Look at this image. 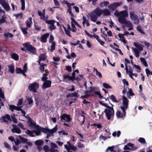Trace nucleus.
<instances>
[{
  "mask_svg": "<svg viewBox=\"0 0 152 152\" xmlns=\"http://www.w3.org/2000/svg\"><path fill=\"white\" fill-rule=\"evenodd\" d=\"M102 10L99 7L92 11L87 15L86 16L90 18L91 21L96 22L98 17H99L102 14Z\"/></svg>",
  "mask_w": 152,
  "mask_h": 152,
  "instance_id": "nucleus-1",
  "label": "nucleus"
},
{
  "mask_svg": "<svg viewBox=\"0 0 152 152\" xmlns=\"http://www.w3.org/2000/svg\"><path fill=\"white\" fill-rule=\"evenodd\" d=\"M108 109H106L104 111L108 120H110L114 115V112L113 108L107 107Z\"/></svg>",
  "mask_w": 152,
  "mask_h": 152,
  "instance_id": "nucleus-2",
  "label": "nucleus"
},
{
  "mask_svg": "<svg viewBox=\"0 0 152 152\" xmlns=\"http://www.w3.org/2000/svg\"><path fill=\"white\" fill-rule=\"evenodd\" d=\"M123 99V106L120 107L121 108L124 114H125L126 113L125 110L128 108V105L129 100L127 99L125 96H123L122 97Z\"/></svg>",
  "mask_w": 152,
  "mask_h": 152,
  "instance_id": "nucleus-3",
  "label": "nucleus"
},
{
  "mask_svg": "<svg viewBox=\"0 0 152 152\" xmlns=\"http://www.w3.org/2000/svg\"><path fill=\"white\" fill-rule=\"evenodd\" d=\"M28 120L27 121L28 125L34 128L37 130H41L42 128L38 125H36L34 122L31 119L30 117H28Z\"/></svg>",
  "mask_w": 152,
  "mask_h": 152,
  "instance_id": "nucleus-4",
  "label": "nucleus"
},
{
  "mask_svg": "<svg viewBox=\"0 0 152 152\" xmlns=\"http://www.w3.org/2000/svg\"><path fill=\"white\" fill-rule=\"evenodd\" d=\"M130 17L131 20H134V23L137 25L139 22V20L137 16L135 13L134 11H131L129 12Z\"/></svg>",
  "mask_w": 152,
  "mask_h": 152,
  "instance_id": "nucleus-5",
  "label": "nucleus"
},
{
  "mask_svg": "<svg viewBox=\"0 0 152 152\" xmlns=\"http://www.w3.org/2000/svg\"><path fill=\"white\" fill-rule=\"evenodd\" d=\"M39 86V84L38 83L35 82L30 84L28 86V88L33 92H36Z\"/></svg>",
  "mask_w": 152,
  "mask_h": 152,
  "instance_id": "nucleus-6",
  "label": "nucleus"
},
{
  "mask_svg": "<svg viewBox=\"0 0 152 152\" xmlns=\"http://www.w3.org/2000/svg\"><path fill=\"white\" fill-rule=\"evenodd\" d=\"M23 45L26 47L28 50L32 54H34L36 52V49L30 44L29 42H27L23 44Z\"/></svg>",
  "mask_w": 152,
  "mask_h": 152,
  "instance_id": "nucleus-7",
  "label": "nucleus"
},
{
  "mask_svg": "<svg viewBox=\"0 0 152 152\" xmlns=\"http://www.w3.org/2000/svg\"><path fill=\"white\" fill-rule=\"evenodd\" d=\"M115 14L117 17H118V21L120 18H125L126 17H128V13L126 10L121 11L119 12L115 13Z\"/></svg>",
  "mask_w": 152,
  "mask_h": 152,
  "instance_id": "nucleus-8",
  "label": "nucleus"
},
{
  "mask_svg": "<svg viewBox=\"0 0 152 152\" xmlns=\"http://www.w3.org/2000/svg\"><path fill=\"white\" fill-rule=\"evenodd\" d=\"M119 22L121 24H124L127 27H131L132 26V23L129 20H127L124 18H120L119 20Z\"/></svg>",
  "mask_w": 152,
  "mask_h": 152,
  "instance_id": "nucleus-9",
  "label": "nucleus"
},
{
  "mask_svg": "<svg viewBox=\"0 0 152 152\" xmlns=\"http://www.w3.org/2000/svg\"><path fill=\"white\" fill-rule=\"evenodd\" d=\"M41 130H38L37 131L35 130H33L31 131L27 130L26 131V133L27 134L29 135L31 137H35V136L33 134L34 133H35L36 135L38 136L41 135Z\"/></svg>",
  "mask_w": 152,
  "mask_h": 152,
  "instance_id": "nucleus-10",
  "label": "nucleus"
},
{
  "mask_svg": "<svg viewBox=\"0 0 152 152\" xmlns=\"http://www.w3.org/2000/svg\"><path fill=\"white\" fill-rule=\"evenodd\" d=\"M57 125H56L53 129H47L46 130V132L48 133L46 137V138H48L50 136H53V133L56 132L57 130Z\"/></svg>",
  "mask_w": 152,
  "mask_h": 152,
  "instance_id": "nucleus-11",
  "label": "nucleus"
},
{
  "mask_svg": "<svg viewBox=\"0 0 152 152\" xmlns=\"http://www.w3.org/2000/svg\"><path fill=\"white\" fill-rule=\"evenodd\" d=\"M56 22V21L54 20H48L46 21V22L48 24H50L49 28L50 31L56 28V27L54 25V23Z\"/></svg>",
  "mask_w": 152,
  "mask_h": 152,
  "instance_id": "nucleus-12",
  "label": "nucleus"
},
{
  "mask_svg": "<svg viewBox=\"0 0 152 152\" xmlns=\"http://www.w3.org/2000/svg\"><path fill=\"white\" fill-rule=\"evenodd\" d=\"M27 64L26 63L24 64L23 70L20 68H17L15 70L16 73L18 74H22L23 72H27Z\"/></svg>",
  "mask_w": 152,
  "mask_h": 152,
  "instance_id": "nucleus-13",
  "label": "nucleus"
},
{
  "mask_svg": "<svg viewBox=\"0 0 152 152\" xmlns=\"http://www.w3.org/2000/svg\"><path fill=\"white\" fill-rule=\"evenodd\" d=\"M61 120H65L67 122H69L70 120V117L69 115L66 114H63L60 116Z\"/></svg>",
  "mask_w": 152,
  "mask_h": 152,
  "instance_id": "nucleus-14",
  "label": "nucleus"
},
{
  "mask_svg": "<svg viewBox=\"0 0 152 152\" xmlns=\"http://www.w3.org/2000/svg\"><path fill=\"white\" fill-rule=\"evenodd\" d=\"M11 121L10 116L8 114H6L5 116H3L1 119V121L2 122L8 123V121Z\"/></svg>",
  "mask_w": 152,
  "mask_h": 152,
  "instance_id": "nucleus-15",
  "label": "nucleus"
},
{
  "mask_svg": "<svg viewBox=\"0 0 152 152\" xmlns=\"http://www.w3.org/2000/svg\"><path fill=\"white\" fill-rule=\"evenodd\" d=\"M0 3L1 4L2 6L6 10L9 11L10 10V7L9 4L5 2V0L1 1Z\"/></svg>",
  "mask_w": 152,
  "mask_h": 152,
  "instance_id": "nucleus-16",
  "label": "nucleus"
},
{
  "mask_svg": "<svg viewBox=\"0 0 152 152\" xmlns=\"http://www.w3.org/2000/svg\"><path fill=\"white\" fill-rule=\"evenodd\" d=\"M49 34L47 33L42 35L41 37V41L43 43H45L47 40V38L49 37Z\"/></svg>",
  "mask_w": 152,
  "mask_h": 152,
  "instance_id": "nucleus-17",
  "label": "nucleus"
},
{
  "mask_svg": "<svg viewBox=\"0 0 152 152\" xmlns=\"http://www.w3.org/2000/svg\"><path fill=\"white\" fill-rule=\"evenodd\" d=\"M134 45L138 50L140 51H142L143 50L144 46L138 42H134Z\"/></svg>",
  "mask_w": 152,
  "mask_h": 152,
  "instance_id": "nucleus-18",
  "label": "nucleus"
},
{
  "mask_svg": "<svg viewBox=\"0 0 152 152\" xmlns=\"http://www.w3.org/2000/svg\"><path fill=\"white\" fill-rule=\"evenodd\" d=\"M82 19L83 21L82 23L84 27H85V24H86L87 27L89 26V20H88L84 16H83Z\"/></svg>",
  "mask_w": 152,
  "mask_h": 152,
  "instance_id": "nucleus-19",
  "label": "nucleus"
},
{
  "mask_svg": "<svg viewBox=\"0 0 152 152\" xmlns=\"http://www.w3.org/2000/svg\"><path fill=\"white\" fill-rule=\"evenodd\" d=\"M51 81L50 80H47L42 85V88H46L50 87L51 86Z\"/></svg>",
  "mask_w": 152,
  "mask_h": 152,
  "instance_id": "nucleus-20",
  "label": "nucleus"
},
{
  "mask_svg": "<svg viewBox=\"0 0 152 152\" xmlns=\"http://www.w3.org/2000/svg\"><path fill=\"white\" fill-rule=\"evenodd\" d=\"M64 146L68 152H72L70 151V149L74 151L76 149V148L72 144L70 145L69 147L66 145H65Z\"/></svg>",
  "mask_w": 152,
  "mask_h": 152,
  "instance_id": "nucleus-21",
  "label": "nucleus"
},
{
  "mask_svg": "<svg viewBox=\"0 0 152 152\" xmlns=\"http://www.w3.org/2000/svg\"><path fill=\"white\" fill-rule=\"evenodd\" d=\"M19 137L20 141L23 143H26L28 145L31 146L32 145V144L31 142H28V140L25 139L20 136H19Z\"/></svg>",
  "mask_w": 152,
  "mask_h": 152,
  "instance_id": "nucleus-22",
  "label": "nucleus"
},
{
  "mask_svg": "<svg viewBox=\"0 0 152 152\" xmlns=\"http://www.w3.org/2000/svg\"><path fill=\"white\" fill-rule=\"evenodd\" d=\"M132 51L134 53L135 57L138 58L140 56V51L138 50L137 48H132Z\"/></svg>",
  "mask_w": 152,
  "mask_h": 152,
  "instance_id": "nucleus-23",
  "label": "nucleus"
},
{
  "mask_svg": "<svg viewBox=\"0 0 152 152\" xmlns=\"http://www.w3.org/2000/svg\"><path fill=\"white\" fill-rule=\"evenodd\" d=\"M124 112H122V113L121 114L120 112L118 110L116 112V116L118 118H122L123 119H124L125 117L126 113L124 115Z\"/></svg>",
  "mask_w": 152,
  "mask_h": 152,
  "instance_id": "nucleus-24",
  "label": "nucleus"
},
{
  "mask_svg": "<svg viewBox=\"0 0 152 152\" xmlns=\"http://www.w3.org/2000/svg\"><path fill=\"white\" fill-rule=\"evenodd\" d=\"M66 4L68 7L67 10L69 13L70 14L71 16L73 17L74 15L71 11L72 7L71 6L70 3H68L67 1H66Z\"/></svg>",
  "mask_w": 152,
  "mask_h": 152,
  "instance_id": "nucleus-25",
  "label": "nucleus"
},
{
  "mask_svg": "<svg viewBox=\"0 0 152 152\" xmlns=\"http://www.w3.org/2000/svg\"><path fill=\"white\" fill-rule=\"evenodd\" d=\"M102 14L103 13L104 16H109L111 14L110 10L107 9L104 10H102Z\"/></svg>",
  "mask_w": 152,
  "mask_h": 152,
  "instance_id": "nucleus-26",
  "label": "nucleus"
},
{
  "mask_svg": "<svg viewBox=\"0 0 152 152\" xmlns=\"http://www.w3.org/2000/svg\"><path fill=\"white\" fill-rule=\"evenodd\" d=\"M93 37L95 38L101 45H103L104 43V42L102 41L101 39L99 38V37L97 35L94 34L93 35Z\"/></svg>",
  "mask_w": 152,
  "mask_h": 152,
  "instance_id": "nucleus-27",
  "label": "nucleus"
},
{
  "mask_svg": "<svg viewBox=\"0 0 152 152\" xmlns=\"http://www.w3.org/2000/svg\"><path fill=\"white\" fill-rule=\"evenodd\" d=\"M21 107H18L15 106L14 105H9V108L11 111H13L14 110H16L18 111H19L20 108Z\"/></svg>",
  "mask_w": 152,
  "mask_h": 152,
  "instance_id": "nucleus-28",
  "label": "nucleus"
},
{
  "mask_svg": "<svg viewBox=\"0 0 152 152\" xmlns=\"http://www.w3.org/2000/svg\"><path fill=\"white\" fill-rule=\"evenodd\" d=\"M9 71L12 73H13L14 72L15 67L13 65L10 64L8 66Z\"/></svg>",
  "mask_w": 152,
  "mask_h": 152,
  "instance_id": "nucleus-29",
  "label": "nucleus"
},
{
  "mask_svg": "<svg viewBox=\"0 0 152 152\" xmlns=\"http://www.w3.org/2000/svg\"><path fill=\"white\" fill-rule=\"evenodd\" d=\"M11 131L13 133H16L18 134H20L21 132L20 129L17 127H14L12 129Z\"/></svg>",
  "mask_w": 152,
  "mask_h": 152,
  "instance_id": "nucleus-30",
  "label": "nucleus"
},
{
  "mask_svg": "<svg viewBox=\"0 0 152 152\" xmlns=\"http://www.w3.org/2000/svg\"><path fill=\"white\" fill-rule=\"evenodd\" d=\"M46 58V56L45 54H41L39 57V61L38 63L40 64L41 61L45 60Z\"/></svg>",
  "mask_w": 152,
  "mask_h": 152,
  "instance_id": "nucleus-31",
  "label": "nucleus"
},
{
  "mask_svg": "<svg viewBox=\"0 0 152 152\" xmlns=\"http://www.w3.org/2000/svg\"><path fill=\"white\" fill-rule=\"evenodd\" d=\"M44 143L43 141L41 140H36L35 142V144L37 145L40 146L42 145Z\"/></svg>",
  "mask_w": 152,
  "mask_h": 152,
  "instance_id": "nucleus-32",
  "label": "nucleus"
},
{
  "mask_svg": "<svg viewBox=\"0 0 152 152\" xmlns=\"http://www.w3.org/2000/svg\"><path fill=\"white\" fill-rule=\"evenodd\" d=\"M109 4V2L108 1H105L102 2L99 4V6L101 7L106 6Z\"/></svg>",
  "mask_w": 152,
  "mask_h": 152,
  "instance_id": "nucleus-33",
  "label": "nucleus"
},
{
  "mask_svg": "<svg viewBox=\"0 0 152 152\" xmlns=\"http://www.w3.org/2000/svg\"><path fill=\"white\" fill-rule=\"evenodd\" d=\"M38 14L40 17V18L42 20H45V14L42 13V12L39 11H38Z\"/></svg>",
  "mask_w": 152,
  "mask_h": 152,
  "instance_id": "nucleus-34",
  "label": "nucleus"
},
{
  "mask_svg": "<svg viewBox=\"0 0 152 152\" xmlns=\"http://www.w3.org/2000/svg\"><path fill=\"white\" fill-rule=\"evenodd\" d=\"M11 57L15 61L18 60L19 58L18 55L15 53H14L12 54Z\"/></svg>",
  "mask_w": 152,
  "mask_h": 152,
  "instance_id": "nucleus-35",
  "label": "nucleus"
},
{
  "mask_svg": "<svg viewBox=\"0 0 152 152\" xmlns=\"http://www.w3.org/2000/svg\"><path fill=\"white\" fill-rule=\"evenodd\" d=\"M140 59L141 62L145 67H147L148 66L147 63L144 58H141Z\"/></svg>",
  "mask_w": 152,
  "mask_h": 152,
  "instance_id": "nucleus-36",
  "label": "nucleus"
},
{
  "mask_svg": "<svg viewBox=\"0 0 152 152\" xmlns=\"http://www.w3.org/2000/svg\"><path fill=\"white\" fill-rule=\"evenodd\" d=\"M78 94L76 92L74 93H71L68 94L67 95V97H73V96H77Z\"/></svg>",
  "mask_w": 152,
  "mask_h": 152,
  "instance_id": "nucleus-37",
  "label": "nucleus"
},
{
  "mask_svg": "<svg viewBox=\"0 0 152 152\" xmlns=\"http://www.w3.org/2000/svg\"><path fill=\"white\" fill-rule=\"evenodd\" d=\"M94 71L95 72L96 75H98L99 77L100 78L102 77V75L101 73L100 72H98L96 69L94 68Z\"/></svg>",
  "mask_w": 152,
  "mask_h": 152,
  "instance_id": "nucleus-38",
  "label": "nucleus"
},
{
  "mask_svg": "<svg viewBox=\"0 0 152 152\" xmlns=\"http://www.w3.org/2000/svg\"><path fill=\"white\" fill-rule=\"evenodd\" d=\"M134 94L132 92V90L131 88L129 89V91L127 93V95L129 97V96H133Z\"/></svg>",
  "mask_w": 152,
  "mask_h": 152,
  "instance_id": "nucleus-39",
  "label": "nucleus"
},
{
  "mask_svg": "<svg viewBox=\"0 0 152 152\" xmlns=\"http://www.w3.org/2000/svg\"><path fill=\"white\" fill-rule=\"evenodd\" d=\"M121 134V132L120 131H118L117 132H113L112 134V135L113 137H115L116 135L117 137H119Z\"/></svg>",
  "mask_w": 152,
  "mask_h": 152,
  "instance_id": "nucleus-40",
  "label": "nucleus"
},
{
  "mask_svg": "<svg viewBox=\"0 0 152 152\" xmlns=\"http://www.w3.org/2000/svg\"><path fill=\"white\" fill-rule=\"evenodd\" d=\"M108 7L110 10L112 11H114L116 9L113 3L108 5Z\"/></svg>",
  "mask_w": 152,
  "mask_h": 152,
  "instance_id": "nucleus-41",
  "label": "nucleus"
},
{
  "mask_svg": "<svg viewBox=\"0 0 152 152\" xmlns=\"http://www.w3.org/2000/svg\"><path fill=\"white\" fill-rule=\"evenodd\" d=\"M0 97L3 99L4 100H5L4 95L1 88H0ZM0 101H1L0 99Z\"/></svg>",
  "mask_w": 152,
  "mask_h": 152,
  "instance_id": "nucleus-42",
  "label": "nucleus"
},
{
  "mask_svg": "<svg viewBox=\"0 0 152 152\" xmlns=\"http://www.w3.org/2000/svg\"><path fill=\"white\" fill-rule=\"evenodd\" d=\"M26 25L27 27L30 28L32 23V21H29L28 20H27L26 22Z\"/></svg>",
  "mask_w": 152,
  "mask_h": 152,
  "instance_id": "nucleus-43",
  "label": "nucleus"
},
{
  "mask_svg": "<svg viewBox=\"0 0 152 152\" xmlns=\"http://www.w3.org/2000/svg\"><path fill=\"white\" fill-rule=\"evenodd\" d=\"M20 28L24 34H27V30L28 29V28L27 27L25 28H23L20 27Z\"/></svg>",
  "mask_w": 152,
  "mask_h": 152,
  "instance_id": "nucleus-44",
  "label": "nucleus"
},
{
  "mask_svg": "<svg viewBox=\"0 0 152 152\" xmlns=\"http://www.w3.org/2000/svg\"><path fill=\"white\" fill-rule=\"evenodd\" d=\"M114 147V146L112 147H109L107 148L106 150V151H107L108 150H110L111 152H116V151L114 150L113 148Z\"/></svg>",
  "mask_w": 152,
  "mask_h": 152,
  "instance_id": "nucleus-45",
  "label": "nucleus"
},
{
  "mask_svg": "<svg viewBox=\"0 0 152 152\" xmlns=\"http://www.w3.org/2000/svg\"><path fill=\"white\" fill-rule=\"evenodd\" d=\"M138 141L144 144L146 142L145 140V139L143 138L140 137L139 138L138 140Z\"/></svg>",
  "mask_w": 152,
  "mask_h": 152,
  "instance_id": "nucleus-46",
  "label": "nucleus"
},
{
  "mask_svg": "<svg viewBox=\"0 0 152 152\" xmlns=\"http://www.w3.org/2000/svg\"><path fill=\"white\" fill-rule=\"evenodd\" d=\"M52 45H51L50 50L51 52H53V50L55 49L56 44L55 42H51Z\"/></svg>",
  "mask_w": 152,
  "mask_h": 152,
  "instance_id": "nucleus-47",
  "label": "nucleus"
},
{
  "mask_svg": "<svg viewBox=\"0 0 152 152\" xmlns=\"http://www.w3.org/2000/svg\"><path fill=\"white\" fill-rule=\"evenodd\" d=\"M145 72L148 77H149V75H152V72L150 71L148 68L146 69Z\"/></svg>",
  "mask_w": 152,
  "mask_h": 152,
  "instance_id": "nucleus-48",
  "label": "nucleus"
},
{
  "mask_svg": "<svg viewBox=\"0 0 152 152\" xmlns=\"http://www.w3.org/2000/svg\"><path fill=\"white\" fill-rule=\"evenodd\" d=\"M4 35L6 37H12L13 36V35L12 34L9 33L4 34Z\"/></svg>",
  "mask_w": 152,
  "mask_h": 152,
  "instance_id": "nucleus-49",
  "label": "nucleus"
},
{
  "mask_svg": "<svg viewBox=\"0 0 152 152\" xmlns=\"http://www.w3.org/2000/svg\"><path fill=\"white\" fill-rule=\"evenodd\" d=\"M122 2L121 1V2H115V3H113V4L114 5L115 7V8H116L117 7L120 6L122 4Z\"/></svg>",
  "mask_w": 152,
  "mask_h": 152,
  "instance_id": "nucleus-50",
  "label": "nucleus"
},
{
  "mask_svg": "<svg viewBox=\"0 0 152 152\" xmlns=\"http://www.w3.org/2000/svg\"><path fill=\"white\" fill-rule=\"evenodd\" d=\"M21 2V10H24L25 9V0H20Z\"/></svg>",
  "mask_w": 152,
  "mask_h": 152,
  "instance_id": "nucleus-51",
  "label": "nucleus"
},
{
  "mask_svg": "<svg viewBox=\"0 0 152 152\" xmlns=\"http://www.w3.org/2000/svg\"><path fill=\"white\" fill-rule=\"evenodd\" d=\"M48 72H46L45 74H43V76L42 77V79L43 81H45L47 79V78L46 77V76L48 74Z\"/></svg>",
  "mask_w": 152,
  "mask_h": 152,
  "instance_id": "nucleus-52",
  "label": "nucleus"
},
{
  "mask_svg": "<svg viewBox=\"0 0 152 152\" xmlns=\"http://www.w3.org/2000/svg\"><path fill=\"white\" fill-rule=\"evenodd\" d=\"M103 86L105 88H111V87L108 84L106 83H104L103 84Z\"/></svg>",
  "mask_w": 152,
  "mask_h": 152,
  "instance_id": "nucleus-53",
  "label": "nucleus"
},
{
  "mask_svg": "<svg viewBox=\"0 0 152 152\" xmlns=\"http://www.w3.org/2000/svg\"><path fill=\"white\" fill-rule=\"evenodd\" d=\"M110 98L113 102L116 103L118 102V101L116 99L115 96L113 95H111Z\"/></svg>",
  "mask_w": 152,
  "mask_h": 152,
  "instance_id": "nucleus-54",
  "label": "nucleus"
},
{
  "mask_svg": "<svg viewBox=\"0 0 152 152\" xmlns=\"http://www.w3.org/2000/svg\"><path fill=\"white\" fill-rule=\"evenodd\" d=\"M5 17L4 16H2L1 18L0 19V24H1L5 22Z\"/></svg>",
  "mask_w": 152,
  "mask_h": 152,
  "instance_id": "nucleus-55",
  "label": "nucleus"
},
{
  "mask_svg": "<svg viewBox=\"0 0 152 152\" xmlns=\"http://www.w3.org/2000/svg\"><path fill=\"white\" fill-rule=\"evenodd\" d=\"M4 144L6 148L8 149V150H10L11 149V147L7 142H5L4 143Z\"/></svg>",
  "mask_w": 152,
  "mask_h": 152,
  "instance_id": "nucleus-56",
  "label": "nucleus"
},
{
  "mask_svg": "<svg viewBox=\"0 0 152 152\" xmlns=\"http://www.w3.org/2000/svg\"><path fill=\"white\" fill-rule=\"evenodd\" d=\"M14 142L15 145H18L20 143V140L17 138H16Z\"/></svg>",
  "mask_w": 152,
  "mask_h": 152,
  "instance_id": "nucleus-57",
  "label": "nucleus"
},
{
  "mask_svg": "<svg viewBox=\"0 0 152 152\" xmlns=\"http://www.w3.org/2000/svg\"><path fill=\"white\" fill-rule=\"evenodd\" d=\"M51 148H57L58 147L57 145H56L55 143L51 142L50 143Z\"/></svg>",
  "mask_w": 152,
  "mask_h": 152,
  "instance_id": "nucleus-58",
  "label": "nucleus"
},
{
  "mask_svg": "<svg viewBox=\"0 0 152 152\" xmlns=\"http://www.w3.org/2000/svg\"><path fill=\"white\" fill-rule=\"evenodd\" d=\"M43 150L45 152H48L49 151L48 146L47 145H45L43 147Z\"/></svg>",
  "mask_w": 152,
  "mask_h": 152,
  "instance_id": "nucleus-59",
  "label": "nucleus"
},
{
  "mask_svg": "<svg viewBox=\"0 0 152 152\" xmlns=\"http://www.w3.org/2000/svg\"><path fill=\"white\" fill-rule=\"evenodd\" d=\"M74 24H72L71 25L72 28L71 29V31L72 32H75L76 31V28L75 27V25Z\"/></svg>",
  "mask_w": 152,
  "mask_h": 152,
  "instance_id": "nucleus-60",
  "label": "nucleus"
},
{
  "mask_svg": "<svg viewBox=\"0 0 152 152\" xmlns=\"http://www.w3.org/2000/svg\"><path fill=\"white\" fill-rule=\"evenodd\" d=\"M45 66H46L45 64H42L40 66V69L41 71L43 72L44 71V67Z\"/></svg>",
  "mask_w": 152,
  "mask_h": 152,
  "instance_id": "nucleus-61",
  "label": "nucleus"
},
{
  "mask_svg": "<svg viewBox=\"0 0 152 152\" xmlns=\"http://www.w3.org/2000/svg\"><path fill=\"white\" fill-rule=\"evenodd\" d=\"M134 68L138 69V70H139V71H137L138 72H140L141 70V68L140 66L138 65H134Z\"/></svg>",
  "mask_w": 152,
  "mask_h": 152,
  "instance_id": "nucleus-62",
  "label": "nucleus"
},
{
  "mask_svg": "<svg viewBox=\"0 0 152 152\" xmlns=\"http://www.w3.org/2000/svg\"><path fill=\"white\" fill-rule=\"evenodd\" d=\"M11 117L12 121L14 123H16L18 122L17 119L15 118L14 116L12 115Z\"/></svg>",
  "mask_w": 152,
  "mask_h": 152,
  "instance_id": "nucleus-63",
  "label": "nucleus"
},
{
  "mask_svg": "<svg viewBox=\"0 0 152 152\" xmlns=\"http://www.w3.org/2000/svg\"><path fill=\"white\" fill-rule=\"evenodd\" d=\"M53 37L52 35H50V36L49 42L50 43H51L53 42H54V41H53Z\"/></svg>",
  "mask_w": 152,
  "mask_h": 152,
  "instance_id": "nucleus-64",
  "label": "nucleus"
}]
</instances>
